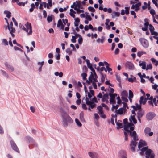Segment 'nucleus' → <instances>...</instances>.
Instances as JSON below:
<instances>
[{
  "instance_id": "f257e3e1",
  "label": "nucleus",
  "mask_w": 158,
  "mask_h": 158,
  "mask_svg": "<svg viewBox=\"0 0 158 158\" xmlns=\"http://www.w3.org/2000/svg\"><path fill=\"white\" fill-rule=\"evenodd\" d=\"M125 131L130 133L131 136L133 137V140H132L130 144V146L131 149L133 152L135 151V147L136 146L137 143V141L139 140L138 136L135 131H133L132 132L130 130L127 128L124 129Z\"/></svg>"
},
{
  "instance_id": "f03ea898",
  "label": "nucleus",
  "mask_w": 158,
  "mask_h": 158,
  "mask_svg": "<svg viewBox=\"0 0 158 158\" xmlns=\"http://www.w3.org/2000/svg\"><path fill=\"white\" fill-rule=\"evenodd\" d=\"M62 115L63 118V124L64 126L67 127L68 123H71L73 122V120L66 112H63Z\"/></svg>"
},
{
  "instance_id": "7ed1b4c3",
  "label": "nucleus",
  "mask_w": 158,
  "mask_h": 158,
  "mask_svg": "<svg viewBox=\"0 0 158 158\" xmlns=\"http://www.w3.org/2000/svg\"><path fill=\"white\" fill-rule=\"evenodd\" d=\"M109 95L110 97V103L111 104H115L116 103L115 97L117 96V94L116 93H109Z\"/></svg>"
},
{
  "instance_id": "20e7f679",
  "label": "nucleus",
  "mask_w": 158,
  "mask_h": 158,
  "mask_svg": "<svg viewBox=\"0 0 158 158\" xmlns=\"http://www.w3.org/2000/svg\"><path fill=\"white\" fill-rule=\"evenodd\" d=\"M155 154L152 150L146 152V158H155Z\"/></svg>"
},
{
  "instance_id": "39448f33",
  "label": "nucleus",
  "mask_w": 158,
  "mask_h": 158,
  "mask_svg": "<svg viewBox=\"0 0 158 158\" xmlns=\"http://www.w3.org/2000/svg\"><path fill=\"white\" fill-rule=\"evenodd\" d=\"M156 115L153 112H150L148 113L146 115V118L148 120H151L154 118Z\"/></svg>"
},
{
  "instance_id": "423d86ee",
  "label": "nucleus",
  "mask_w": 158,
  "mask_h": 158,
  "mask_svg": "<svg viewBox=\"0 0 158 158\" xmlns=\"http://www.w3.org/2000/svg\"><path fill=\"white\" fill-rule=\"evenodd\" d=\"M10 144L11 148L14 151L18 153H19V151L18 149L16 144L13 140L10 141Z\"/></svg>"
},
{
  "instance_id": "0eeeda50",
  "label": "nucleus",
  "mask_w": 158,
  "mask_h": 158,
  "mask_svg": "<svg viewBox=\"0 0 158 158\" xmlns=\"http://www.w3.org/2000/svg\"><path fill=\"white\" fill-rule=\"evenodd\" d=\"M126 66L129 70H133L134 69V66L131 62H127L126 64Z\"/></svg>"
},
{
  "instance_id": "6e6552de",
  "label": "nucleus",
  "mask_w": 158,
  "mask_h": 158,
  "mask_svg": "<svg viewBox=\"0 0 158 158\" xmlns=\"http://www.w3.org/2000/svg\"><path fill=\"white\" fill-rule=\"evenodd\" d=\"M118 156L120 158H127L126 152L124 150L120 151L119 152Z\"/></svg>"
},
{
  "instance_id": "1a4fd4ad",
  "label": "nucleus",
  "mask_w": 158,
  "mask_h": 158,
  "mask_svg": "<svg viewBox=\"0 0 158 158\" xmlns=\"http://www.w3.org/2000/svg\"><path fill=\"white\" fill-rule=\"evenodd\" d=\"M151 130V129L149 127H146L144 129V133L146 135H147L148 134V135L151 136L153 135V132H150Z\"/></svg>"
},
{
  "instance_id": "9d476101",
  "label": "nucleus",
  "mask_w": 158,
  "mask_h": 158,
  "mask_svg": "<svg viewBox=\"0 0 158 158\" xmlns=\"http://www.w3.org/2000/svg\"><path fill=\"white\" fill-rule=\"evenodd\" d=\"M25 26L27 27L26 29H27L28 30V29H29V32L28 33V34H31L32 33V27L31 26V23L27 22L25 24Z\"/></svg>"
},
{
  "instance_id": "9b49d317",
  "label": "nucleus",
  "mask_w": 158,
  "mask_h": 158,
  "mask_svg": "<svg viewBox=\"0 0 158 158\" xmlns=\"http://www.w3.org/2000/svg\"><path fill=\"white\" fill-rule=\"evenodd\" d=\"M151 149H148V147H143L141 149V151L140 152V154L141 155H143L144 154V152H145V154L146 156V152H147V151Z\"/></svg>"
},
{
  "instance_id": "f8f14e48",
  "label": "nucleus",
  "mask_w": 158,
  "mask_h": 158,
  "mask_svg": "<svg viewBox=\"0 0 158 158\" xmlns=\"http://www.w3.org/2000/svg\"><path fill=\"white\" fill-rule=\"evenodd\" d=\"M146 145L147 143L144 141L140 140L139 143L138 148L140 149L143 146H146Z\"/></svg>"
},
{
  "instance_id": "ddd939ff",
  "label": "nucleus",
  "mask_w": 158,
  "mask_h": 158,
  "mask_svg": "<svg viewBox=\"0 0 158 158\" xmlns=\"http://www.w3.org/2000/svg\"><path fill=\"white\" fill-rule=\"evenodd\" d=\"M108 96L109 95L107 93L104 94L102 97V101L103 102L105 101L106 103H108Z\"/></svg>"
},
{
  "instance_id": "4468645a",
  "label": "nucleus",
  "mask_w": 158,
  "mask_h": 158,
  "mask_svg": "<svg viewBox=\"0 0 158 158\" xmlns=\"http://www.w3.org/2000/svg\"><path fill=\"white\" fill-rule=\"evenodd\" d=\"M13 23L12 22H11L10 23V25L9 24V26L7 27L8 28L9 30L11 32H15V28L13 27Z\"/></svg>"
},
{
  "instance_id": "2eb2a0df",
  "label": "nucleus",
  "mask_w": 158,
  "mask_h": 158,
  "mask_svg": "<svg viewBox=\"0 0 158 158\" xmlns=\"http://www.w3.org/2000/svg\"><path fill=\"white\" fill-rule=\"evenodd\" d=\"M148 99L147 98L144 99V97L143 96L141 97L139 101L140 104H143V105H144Z\"/></svg>"
},
{
  "instance_id": "dca6fc26",
  "label": "nucleus",
  "mask_w": 158,
  "mask_h": 158,
  "mask_svg": "<svg viewBox=\"0 0 158 158\" xmlns=\"http://www.w3.org/2000/svg\"><path fill=\"white\" fill-rule=\"evenodd\" d=\"M88 154L91 158H98V154L95 152H89Z\"/></svg>"
},
{
  "instance_id": "f3484780",
  "label": "nucleus",
  "mask_w": 158,
  "mask_h": 158,
  "mask_svg": "<svg viewBox=\"0 0 158 158\" xmlns=\"http://www.w3.org/2000/svg\"><path fill=\"white\" fill-rule=\"evenodd\" d=\"M141 43L142 45L145 48H147L148 46V41L145 39H143L141 41Z\"/></svg>"
},
{
  "instance_id": "a211bd4d",
  "label": "nucleus",
  "mask_w": 158,
  "mask_h": 158,
  "mask_svg": "<svg viewBox=\"0 0 158 158\" xmlns=\"http://www.w3.org/2000/svg\"><path fill=\"white\" fill-rule=\"evenodd\" d=\"M144 114V111L139 110L137 113V117L141 118Z\"/></svg>"
},
{
  "instance_id": "6ab92c4d",
  "label": "nucleus",
  "mask_w": 158,
  "mask_h": 158,
  "mask_svg": "<svg viewBox=\"0 0 158 158\" xmlns=\"http://www.w3.org/2000/svg\"><path fill=\"white\" fill-rule=\"evenodd\" d=\"M105 37L104 36H102L101 37V39L100 40V39L98 38V39L96 41L97 43H99L100 42L102 44L105 41Z\"/></svg>"
},
{
  "instance_id": "aec40b11",
  "label": "nucleus",
  "mask_w": 158,
  "mask_h": 158,
  "mask_svg": "<svg viewBox=\"0 0 158 158\" xmlns=\"http://www.w3.org/2000/svg\"><path fill=\"white\" fill-rule=\"evenodd\" d=\"M112 18H114L116 17H119L120 15V13L119 12L114 11L111 14Z\"/></svg>"
},
{
  "instance_id": "412c9836",
  "label": "nucleus",
  "mask_w": 158,
  "mask_h": 158,
  "mask_svg": "<svg viewBox=\"0 0 158 158\" xmlns=\"http://www.w3.org/2000/svg\"><path fill=\"white\" fill-rule=\"evenodd\" d=\"M131 118H129L130 121L131 122H132V121H133V123L134 124H136L137 123V120L135 119V115H133V116L131 115Z\"/></svg>"
},
{
  "instance_id": "4be33fe9",
  "label": "nucleus",
  "mask_w": 158,
  "mask_h": 158,
  "mask_svg": "<svg viewBox=\"0 0 158 158\" xmlns=\"http://www.w3.org/2000/svg\"><path fill=\"white\" fill-rule=\"evenodd\" d=\"M140 61L139 62V65L140 66H142V68L143 69H145L146 67V63L145 61H142L141 63H140Z\"/></svg>"
},
{
  "instance_id": "5701e85b",
  "label": "nucleus",
  "mask_w": 158,
  "mask_h": 158,
  "mask_svg": "<svg viewBox=\"0 0 158 158\" xmlns=\"http://www.w3.org/2000/svg\"><path fill=\"white\" fill-rule=\"evenodd\" d=\"M86 103L88 105H89L91 104L94 103L93 101H91L89 100V99L87 97V95H86L85 98Z\"/></svg>"
},
{
  "instance_id": "b1692460",
  "label": "nucleus",
  "mask_w": 158,
  "mask_h": 158,
  "mask_svg": "<svg viewBox=\"0 0 158 158\" xmlns=\"http://www.w3.org/2000/svg\"><path fill=\"white\" fill-rule=\"evenodd\" d=\"M79 118L82 122H85V120L84 118V114L83 112H81L80 114Z\"/></svg>"
},
{
  "instance_id": "393cba45",
  "label": "nucleus",
  "mask_w": 158,
  "mask_h": 158,
  "mask_svg": "<svg viewBox=\"0 0 158 158\" xmlns=\"http://www.w3.org/2000/svg\"><path fill=\"white\" fill-rule=\"evenodd\" d=\"M131 126H134V124H133V123H127V124H126L124 125V129H126L127 128H128L130 127Z\"/></svg>"
},
{
  "instance_id": "a878e982",
  "label": "nucleus",
  "mask_w": 158,
  "mask_h": 158,
  "mask_svg": "<svg viewBox=\"0 0 158 158\" xmlns=\"http://www.w3.org/2000/svg\"><path fill=\"white\" fill-rule=\"evenodd\" d=\"M151 60L153 64L155 66H157L158 65V61L156 60L154 58H152L151 59Z\"/></svg>"
},
{
  "instance_id": "bb28decb",
  "label": "nucleus",
  "mask_w": 158,
  "mask_h": 158,
  "mask_svg": "<svg viewBox=\"0 0 158 158\" xmlns=\"http://www.w3.org/2000/svg\"><path fill=\"white\" fill-rule=\"evenodd\" d=\"M19 27L20 28L24 30L27 33L28 32V30L27 29H26V28H25V27H24V26L21 23H20L19 24Z\"/></svg>"
},
{
  "instance_id": "cd10ccee",
  "label": "nucleus",
  "mask_w": 158,
  "mask_h": 158,
  "mask_svg": "<svg viewBox=\"0 0 158 158\" xmlns=\"http://www.w3.org/2000/svg\"><path fill=\"white\" fill-rule=\"evenodd\" d=\"M54 74L56 76H59L60 77H62L63 76V73L62 72H60V73H59L58 72H55L54 73Z\"/></svg>"
},
{
  "instance_id": "c85d7f7f",
  "label": "nucleus",
  "mask_w": 158,
  "mask_h": 158,
  "mask_svg": "<svg viewBox=\"0 0 158 158\" xmlns=\"http://www.w3.org/2000/svg\"><path fill=\"white\" fill-rule=\"evenodd\" d=\"M4 13L5 14H6V16L7 18H10L11 16V13L10 12L8 11L5 10L4 11Z\"/></svg>"
},
{
  "instance_id": "c756f323",
  "label": "nucleus",
  "mask_w": 158,
  "mask_h": 158,
  "mask_svg": "<svg viewBox=\"0 0 158 158\" xmlns=\"http://www.w3.org/2000/svg\"><path fill=\"white\" fill-rule=\"evenodd\" d=\"M128 93L126 90H123L121 93L122 97H127L128 96Z\"/></svg>"
},
{
  "instance_id": "7c9ffc66",
  "label": "nucleus",
  "mask_w": 158,
  "mask_h": 158,
  "mask_svg": "<svg viewBox=\"0 0 158 158\" xmlns=\"http://www.w3.org/2000/svg\"><path fill=\"white\" fill-rule=\"evenodd\" d=\"M81 75L82 77V79L83 80H86L87 74L86 73H83L81 74Z\"/></svg>"
},
{
  "instance_id": "2f4dec72",
  "label": "nucleus",
  "mask_w": 158,
  "mask_h": 158,
  "mask_svg": "<svg viewBox=\"0 0 158 158\" xmlns=\"http://www.w3.org/2000/svg\"><path fill=\"white\" fill-rule=\"evenodd\" d=\"M146 52L143 51H139L137 53V56L139 57H140L143 54H146Z\"/></svg>"
},
{
  "instance_id": "473e14b6",
  "label": "nucleus",
  "mask_w": 158,
  "mask_h": 158,
  "mask_svg": "<svg viewBox=\"0 0 158 158\" xmlns=\"http://www.w3.org/2000/svg\"><path fill=\"white\" fill-rule=\"evenodd\" d=\"M123 108H120L117 111L116 113L117 114H122L123 113Z\"/></svg>"
},
{
  "instance_id": "72a5a7b5",
  "label": "nucleus",
  "mask_w": 158,
  "mask_h": 158,
  "mask_svg": "<svg viewBox=\"0 0 158 158\" xmlns=\"http://www.w3.org/2000/svg\"><path fill=\"white\" fill-rule=\"evenodd\" d=\"M31 7L29 9L30 12H32L34 10V9L35 8V6L34 3H32L31 5Z\"/></svg>"
},
{
  "instance_id": "f704fd0d",
  "label": "nucleus",
  "mask_w": 158,
  "mask_h": 158,
  "mask_svg": "<svg viewBox=\"0 0 158 158\" xmlns=\"http://www.w3.org/2000/svg\"><path fill=\"white\" fill-rule=\"evenodd\" d=\"M148 19L147 18H145L144 19V21L145 22V23H144V25L146 27H148L150 25L149 24V22H148Z\"/></svg>"
},
{
  "instance_id": "c9c22d12",
  "label": "nucleus",
  "mask_w": 158,
  "mask_h": 158,
  "mask_svg": "<svg viewBox=\"0 0 158 158\" xmlns=\"http://www.w3.org/2000/svg\"><path fill=\"white\" fill-rule=\"evenodd\" d=\"M72 50H70V49L69 48H67L66 50V52L68 53L69 55H71L72 54Z\"/></svg>"
},
{
  "instance_id": "e433bc0d",
  "label": "nucleus",
  "mask_w": 158,
  "mask_h": 158,
  "mask_svg": "<svg viewBox=\"0 0 158 158\" xmlns=\"http://www.w3.org/2000/svg\"><path fill=\"white\" fill-rule=\"evenodd\" d=\"M116 78L117 80L119 83V85H120L121 86V79L120 76L118 75L117 74H116Z\"/></svg>"
},
{
  "instance_id": "4c0bfd02",
  "label": "nucleus",
  "mask_w": 158,
  "mask_h": 158,
  "mask_svg": "<svg viewBox=\"0 0 158 158\" xmlns=\"http://www.w3.org/2000/svg\"><path fill=\"white\" fill-rule=\"evenodd\" d=\"M121 122L120 120H118V122H116V124L117 126L119 128L123 127V125L121 123L119 122Z\"/></svg>"
},
{
  "instance_id": "58836bf2",
  "label": "nucleus",
  "mask_w": 158,
  "mask_h": 158,
  "mask_svg": "<svg viewBox=\"0 0 158 158\" xmlns=\"http://www.w3.org/2000/svg\"><path fill=\"white\" fill-rule=\"evenodd\" d=\"M75 122L77 125L79 127H81L82 126L81 123L80 122L79 120L77 118H76L75 120Z\"/></svg>"
},
{
  "instance_id": "ea45409f",
  "label": "nucleus",
  "mask_w": 158,
  "mask_h": 158,
  "mask_svg": "<svg viewBox=\"0 0 158 158\" xmlns=\"http://www.w3.org/2000/svg\"><path fill=\"white\" fill-rule=\"evenodd\" d=\"M89 10L94 13L95 12V10L92 6H89L88 8Z\"/></svg>"
},
{
  "instance_id": "a19ab883",
  "label": "nucleus",
  "mask_w": 158,
  "mask_h": 158,
  "mask_svg": "<svg viewBox=\"0 0 158 158\" xmlns=\"http://www.w3.org/2000/svg\"><path fill=\"white\" fill-rule=\"evenodd\" d=\"M100 74L101 75V80L102 82H103L105 80V77L106 76V75H105V76H104V75L103 74L101 73Z\"/></svg>"
},
{
  "instance_id": "79ce46f5",
  "label": "nucleus",
  "mask_w": 158,
  "mask_h": 158,
  "mask_svg": "<svg viewBox=\"0 0 158 158\" xmlns=\"http://www.w3.org/2000/svg\"><path fill=\"white\" fill-rule=\"evenodd\" d=\"M134 95L132 92L131 90L129 91V97L130 98H133Z\"/></svg>"
},
{
  "instance_id": "37998d69",
  "label": "nucleus",
  "mask_w": 158,
  "mask_h": 158,
  "mask_svg": "<svg viewBox=\"0 0 158 158\" xmlns=\"http://www.w3.org/2000/svg\"><path fill=\"white\" fill-rule=\"evenodd\" d=\"M112 105V107L111 108V110L112 111L114 110V109H115L116 110H117L119 107V105L118 104L116 105V106L114 105L113 104Z\"/></svg>"
},
{
  "instance_id": "c03bdc74",
  "label": "nucleus",
  "mask_w": 158,
  "mask_h": 158,
  "mask_svg": "<svg viewBox=\"0 0 158 158\" xmlns=\"http://www.w3.org/2000/svg\"><path fill=\"white\" fill-rule=\"evenodd\" d=\"M27 141H28L29 143H33L34 142L33 139L30 137H27Z\"/></svg>"
},
{
  "instance_id": "a18cd8bd",
  "label": "nucleus",
  "mask_w": 158,
  "mask_h": 158,
  "mask_svg": "<svg viewBox=\"0 0 158 158\" xmlns=\"http://www.w3.org/2000/svg\"><path fill=\"white\" fill-rule=\"evenodd\" d=\"M91 74L90 76L89 77L88 79L91 82H92V79L94 78V75L93 74V73L92 72H91Z\"/></svg>"
},
{
  "instance_id": "49530a36",
  "label": "nucleus",
  "mask_w": 158,
  "mask_h": 158,
  "mask_svg": "<svg viewBox=\"0 0 158 158\" xmlns=\"http://www.w3.org/2000/svg\"><path fill=\"white\" fill-rule=\"evenodd\" d=\"M152 64H148L147 65L146 67V70H147L148 69H152Z\"/></svg>"
},
{
  "instance_id": "de8ad7c7",
  "label": "nucleus",
  "mask_w": 158,
  "mask_h": 158,
  "mask_svg": "<svg viewBox=\"0 0 158 158\" xmlns=\"http://www.w3.org/2000/svg\"><path fill=\"white\" fill-rule=\"evenodd\" d=\"M102 107L101 106H98L97 109L99 111V113L101 112L102 113Z\"/></svg>"
},
{
  "instance_id": "09e8293b",
  "label": "nucleus",
  "mask_w": 158,
  "mask_h": 158,
  "mask_svg": "<svg viewBox=\"0 0 158 158\" xmlns=\"http://www.w3.org/2000/svg\"><path fill=\"white\" fill-rule=\"evenodd\" d=\"M99 115H100V116L101 118H106V115L103 113V111L102 112H100L99 113Z\"/></svg>"
},
{
  "instance_id": "8fccbe9b",
  "label": "nucleus",
  "mask_w": 158,
  "mask_h": 158,
  "mask_svg": "<svg viewBox=\"0 0 158 158\" xmlns=\"http://www.w3.org/2000/svg\"><path fill=\"white\" fill-rule=\"evenodd\" d=\"M76 37L75 36H72V39L71 40V41L73 43H75L76 42Z\"/></svg>"
},
{
  "instance_id": "3c124183",
  "label": "nucleus",
  "mask_w": 158,
  "mask_h": 158,
  "mask_svg": "<svg viewBox=\"0 0 158 158\" xmlns=\"http://www.w3.org/2000/svg\"><path fill=\"white\" fill-rule=\"evenodd\" d=\"M82 41H83V39H82V37L81 36V37L79 38V39L78 40V43L79 44H81L82 43Z\"/></svg>"
},
{
  "instance_id": "603ef678",
  "label": "nucleus",
  "mask_w": 158,
  "mask_h": 158,
  "mask_svg": "<svg viewBox=\"0 0 158 158\" xmlns=\"http://www.w3.org/2000/svg\"><path fill=\"white\" fill-rule=\"evenodd\" d=\"M150 12L152 16H154V15L155 14V10L153 9H151L150 10Z\"/></svg>"
},
{
  "instance_id": "864d4df0",
  "label": "nucleus",
  "mask_w": 158,
  "mask_h": 158,
  "mask_svg": "<svg viewBox=\"0 0 158 158\" xmlns=\"http://www.w3.org/2000/svg\"><path fill=\"white\" fill-rule=\"evenodd\" d=\"M62 23L61 19H59L58 21V23L57 24V27H59L62 24Z\"/></svg>"
},
{
  "instance_id": "5fc2aeb1",
  "label": "nucleus",
  "mask_w": 158,
  "mask_h": 158,
  "mask_svg": "<svg viewBox=\"0 0 158 158\" xmlns=\"http://www.w3.org/2000/svg\"><path fill=\"white\" fill-rule=\"evenodd\" d=\"M126 97H122L121 98L123 101L125 102H127L128 100Z\"/></svg>"
},
{
  "instance_id": "6e6d98bb",
  "label": "nucleus",
  "mask_w": 158,
  "mask_h": 158,
  "mask_svg": "<svg viewBox=\"0 0 158 158\" xmlns=\"http://www.w3.org/2000/svg\"><path fill=\"white\" fill-rule=\"evenodd\" d=\"M88 67L90 69V70L92 71L93 73L95 72V71L92 65V64L90 65Z\"/></svg>"
},
{
  "instance_id": "4d7b16f0",
  "label": "nucleus",
  "mask_w": 158,
  "mask_h": 158,
  "mask_svg": "<svg viewBox=\"0 0 158 158\" xmlns=\"http://www.w3.org/2000/svg\"><path fill=\"white\" fill-rule=\"evenodd\" d=\"M47 20L48 22H52V17L48 16L47 18Z\"/></svg>"
},
{
  "instance_id": "13d9d810",
  "label": "nucleus",
  "mask_w": 158,
  "mask_h": 158,
  "mask_svg": "<svg viewBox=\"0 0 158 158\" xmlns=\"http://www.w3.org/2000/svg\"><path fill=\"white\" fill-rule=\"evenodd\" d=\"M125 9H126L125 10V14L127 15L129 13V8L128 7H125Z\"/></svg>"
},
{
  "instance_id": "bf43d9fd",
  "label": "nucleus",
  "mask_w": 158,
  "mask_h": 158,
  "mask_svg": "<svg viewBox=\"0 0 158 158\" xmlns=\"http://www.w3.org/2000/svg\"><path fill=\"white\" fill-rule=\"evenodd\" d=\"M2 74H3L4 76L6 77L7 78H8V76L6 73L4 71L2 70L1 71Z\"/></svg>"
},
{
  "instance_id": "052dcab7",
  "label": "nucleus",
  "mask_w": 158,
  "mask_h": 158,
  "mask_svg": "<svg viewBox=\"0 0 158 158\" xmlns=\"http://www.w3.org/2000/svg\"><path fill=\"white\" fill-rule=\"evenodd\" d=\"M5 65L6 66H7V67L9 69H10L11 71H14V68L12 66L9 65H6V64H5Z\"/></svg>"
},
{
  "instance_id": "680f3d73",
  "label": "nucleus",
  "mask_w": 158,
  "mask_h": 158,
  "mask_svg": "<svg viewBox=\"0 0 158 158\" xmlns=\"http://www.w3.org/2000/svg\"><path fill=\"white\" fill-rule=\"evenodd\" d=\"M117 103L118 104H120L121 102V100L120 99V97H119V96H118L117 98Z\"/></svg>"
},
{
  "instance_id": "e2e57ef3",
  "label": "nucleus",
  "mask_w": 158,
  "mask_h": 158,
  "mask_svg": "<svg viewBox=\"0 0 158 158\" xmlns=\"http://www.w3.org/2000/svg\"><path fill=\"white\" fill-rule=\"evenodd\" d=\"M150 31L152 35H155L156 36L158 35V33L157 32L154 31V30H152L151 31Z\"/></svg>"
},
{
  "instance_id": "0e129e2a",
  "label": "nucleus",
  "mask_w": 158,
  "mask_h": 158,
  "mask_svg": "<svg viewBox=\"0 0 158 158\" xmlns=\"http://www.w3.org/2000/svg\"><path fill=\"white\" fill-rule=\"evenodd\" d=\"M12 20H13V22L14 23V24L17 27L18 26V24L17 22V21L15 20V19L14 17H13L12 18Z\"/></svg>"
},
{
  "instance_id": "69168bd1",
  "label": "nucleus",
  "mask_w": 158,
  "mask_h": 158,
  "mask_svg": "<svg viewBox=\"0 0 158 158\" xmlns=\"http://www.w3.org/2000/svg\"><path fill=\"white\" fill-rule=\"evenodd\" d=\"M136 107H137V110H141V106L140 105H139L138 103H136L135 104Z\"/></svg>"
},
{
  "instance_id": "338daca9",
  "label": "nucleus",
  "mask_w": 158,
  "mask_h": 158,
  "mask_svg": "<svg viewBox=\"0 0 158 158\" xmlns=\"http://www.w3.org/2000/svg\"><path fill=\"white\" fill-rule=\"evenodd\" d=\"M105 84L107 85H108L110 86H111V87H114V85L110 83V82L109 81H107L105 82Z\"/></svg>"
},
{
  "instance_id": "774afa93",
  "label": "nucleus",
  "mask_w": 158,
  "mask_h": 158,
  "mask_svg": "<svg viewBox=\"0 0 158 158\" xmlns=\"http://www.w3.org/2000/svg\"><path fill=\"white\" fill-rule=\"evenodd\" d=\"M2 42L6 45H8V42L7 40L5 39L3 40Z\"/></svg>"
}]
</instances>
